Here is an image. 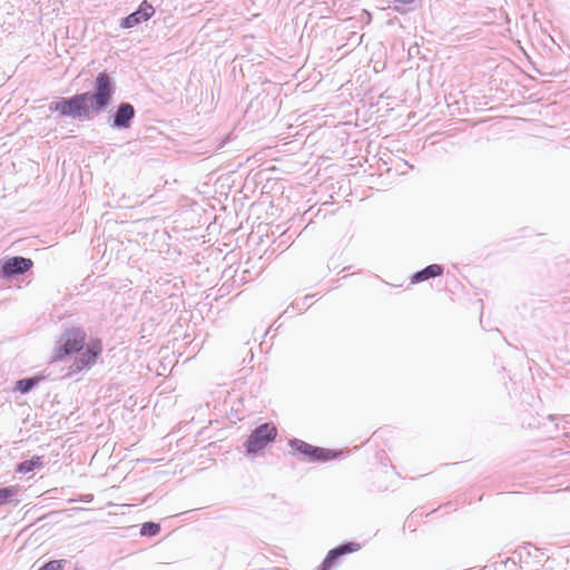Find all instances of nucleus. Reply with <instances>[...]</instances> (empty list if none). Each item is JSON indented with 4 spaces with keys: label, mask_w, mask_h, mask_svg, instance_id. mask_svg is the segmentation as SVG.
I'll return each instance as SVG.
<instances>
[{
    "label": "nucleus",
    "mask_w": 570,
    "mask_h": 570,
    "mask_svg": "<svg viewBox=\"0 0 570 570\" xmlns=\"http://www.w3.org/2000/svg\"><path fill=\"white\" fill-rule=\"evenodd\" d=\"M394 1L397 3H401V4H410V3L414 2L415 0H394Z\"/></svg>",
    "instance_id": "nucleus-18"
},
{
    "label": "nucleus",
    "mask_w": 570,
    "mask_h": 570,
    "mask_svg": "<svg viewBox=\"0 0 570 570\" xmlns=\"http://www.w3.org/2000/svg\"><path fill=\"white\" fill-rule=\"evenodd\" d=\"M154 13V7L147 1H142L137 11L122 19L121 27L132 28L144 21H147Z\"/></svg>",
    "instance_id": "nucleus-8"
},
{
    "label": "nucleus",
    "mask_w": 570,
    "mask_h": 570,
    "mask_svg": "<svg viewBox=\"0 0 570 570\" xmlns=\"http://www.w3.org/2000/svg\"><path fill=\"white\" fill-rule=\"evenodd\" d=\"M41 380V376H30L21 379L17 381L14 390L19 391L22 394L29 393L33 387H36L39 384Z\"/></svg>",
    "instance_id": "nucleus-12"
},
{
    "label": "nucleus",
    "mask_w": 570,
    "mask_h": 570,
    "mask_svg": "<svg viewBox=\"0 0 570 570\" xmlns=\"http://www.w3.org/2000/svg\"><path fill=\"white\" fill-rule=\"evenodd\" d=\"M135 117V109H117L110 117V125L118 129L128 128Z\"/></svg>",
    "instance_id": "nucleus-10"
},
{
    "label": "nucleus",
    "mask_w": 570,
    "mask_h": 570,
    "mask_svg": "<svg viewBox=\"0 0 570 570\" xmlns=\"http://www.w3.org/2000/svg\"><path fill=\"white\" fill-rule=\"evenodd\" d=\"M94 500V495L92 494H86L82 499V501L89 503Z\"/></svg>",
    "instance_id": "nucleus-17"
},
{
    "label": "nucleus",
    "mask_w": 570,
    "mask_h": 570,
    "mask_svg": "<svg viewBox=\"0 0 570 570\" xmlns=\"http://www.w3.org/2000/svg\"><path fill=\"white\" fill-rule=\"evenodd\" d=\"M277 429L273 423H263L256 426L248 435L244 446L247 454H255L274 442Z\"/></svg>",
    "instance_id": "nucleus-3"
},
{
    "label": "nucleus",
    "mask_w": 570,
    "mask_h": 570,
    "mask_svg": "<svg viewBox=\"0 0 570 570\" xmlns=\"http://www.w3.org/2000/svg\"><path fill=\"white\" fill-rule=\"evenodd\" d=\"M102 351L101 342L99 340L90 341L86 345L85 352L77 356L73 363L70 365L68 375H73L81 372L85 368H90L97 361L98 356Z\"/></svg>",
    "instance_id": "nucleus-5"
},
{
    "label": "nucleus",
    "mask_w": 570,
    "mask_h": 570,
    "mask_svg": "<svg viewBox=\"0 0 570 570\" xmlns=\"http://www.w3.org/2000/svg\"><path fill=\"white\" fill-rule=\"evenodd\" d=\"M114 91L110 77L106 72H100L96 79V92L82 94L75 96L69 100H62L56 104V107H88L94 102L97 107H105L109 104L110 96Z\"/></svg>",
    "instance_id": "nucleus-1"
},
{
    "label": "nucleus",
    "mask_w": 570,
    "mask_h": 570,
    "mask_svg": "<svg viewBox=\"0 0 570 570\" xmlns=\"http://www.w3.org/2000/svg\"><path fill=\"white\" fill-rule=\"evenodd\" d=\"M16 493H17V489L14 487L0 488V504L6 503Z\"/></svg>",
    "instance_id": "nucleus-15"
},
{
    "label": "nucleus",
    "mask_w": 570,
    "mask_h": 570,
    "mask_svg": "<svg viewBox=\"0 0 570 570\" xmlns=\"http://www.w3.org/2000/svg\"><path fill=\"white\" fill-rule=\"evenodd\" d=\"M160 531V525L155 522H145L141 524L140 534L144 537H154Z\"/></svg>",
    "instance_id": "nucleus-14"
},
{
    "label": "nucleus",
    "mask_w": 570,
    "mask_h": 570,
    "mask_svg": "<svg viewBox=\"0 0 570 570\" xmlns=\"http://www.w3.org/2000/svg\"><path fill=\"white\" fill-rule=\"evenodd\" d=\"M119 107L127 108V107H131V105H129V104H121Z\"/></svg>",
    "instance_id": "nucleus-19"
},
{
    "label": "nucleus",
    "mask_w": 570,
    "mask_h": 570,
    "mask_svg": "<svg viewBox=\"0 0 570 570\" xmlns=\"http://www.w3.org/2000/svg\"><path fill=\"white\" fill-rule=\"evenodd\" d=\"M360 549H361V546L358 543L352 542V541L338 544L337 547L331 549L327 552L325 559L323 560V562L320 566V569L321 570H332L343 556L356 552Z\"/></svg>",
    "instance_id": "nucleus-7"
},
{
    "label": "nucleus",
    "mask_w": 570,
    "mask_h": 570,
    "mask_svg": "<svg viewBox=\"0 0 570 570\" xmlns=\"http://www.w3.org/2000/svg\"><path fill=\"white\" fill-rule=\"evenodd\" d=\"M289 446L299 454L308 458L311 461L326 462L338 456L341 452L314 446L303 440L292 439L288 442Z\"/></svg>",
    "instance_id": "nucleus-4"
},
{
    "label": "nucleus",
    "mask_w": 570,
    "mask_h": 570,
    "mask_svg": "<svg viewBox=\"0 0 570 570\" xmlns=\"http://www.w3.org/2000/svg\"><path fill=\"white\" fill-rule=\"evenodd\" d=\"M57 111H60L61 117H68L72 119H79L85 120L89 119L91 117V112H98L102 109H56Z\"/></svg>",
    "instance_id": "nucleus-11"
},
{
    "label": "nucleus",
    "mask_w": 570,
    "mask_h": 570,
    "mask_svg": "<svg viewBox=\"0 0 570 570\" xmlns=\"http://www.w3.org/2000/svg\"><path fill=\"white\" fill-rule=\"evenodd\" d=\"M86 332L80 327L66 330L55 348V360H63L70 354L78 353L85 347Z\"/></svg>",
    "instance_id": "nucleus-2"
},
{
    "label": "nucleus",
    "mask_w": 570,
    "mask_h": 570,
    "mask_svg": "<svg viewBox=\"0 0 570 570\" xmlns=\"http://www.w3.org/2000/svg\"><path fill=\"white\" fill-rule=\"evenodd\" d=\"M0 277L7 281L23 275L33 266V262L30 258L22 256L7 258L0 262Z\"/></svg>",
    "instance_id": "nucleus-6"
},
{
    "label": "nucleus",
    "mask_w": 570,
    "mask_h": 570,
    "mask_svg": "<svg viewBox=\"0 0 570 570\" xmlns=\"http://www.w3.org/2000/svg\"><path fill=\"white\" fill-rule=\"evenodd\" d=\"M41 461L39 456L32 458L31 460H26L22 463H20L18 471L22 473H29L32 472L35 469L41 466Z\"/></svg>",
    "instance_id": "nucleus-13"
},
{
    "label": "nucleus",
    "mask_w": 570,
    "mask_h": 570,
    "mask_svg": "<svg viewBox=\"0 0 570 570\" xmlns=\"http://www.w3.org/2000/svg\"><path fill=\"white\" fill-rule=\"evenodd\" d=\"M444 272V267L440 264H431L421 271L415 272L411 277L412 284H417L430 278L441 276Z\"/></svg>",
    "instance_id": "nucleus-9"
},
{
    "label": "nucleus",
    "mask_w": 570,
    "mask_h": 570,
    "mask_svg": "<svg viewBox=\"0 0 570 570\" xmlns=\"http://www.w3.org/2000/svg\"><path fill=\"white\" fill-rule=\"evenodd\" d=\"M65 560H51L46 562L39 570H61L63 567Z\"/></svg>",
    "instance_id": "nucleus-16"
}]
</instances>
